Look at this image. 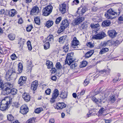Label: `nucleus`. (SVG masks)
Instances as JSON below:
<instances>
[{
	"label": "nucleus",
	"mask_w": 123,
	"mask_h": 123,
	"mask_svg": "<svg viewBox=\"0 0 123 123\" xmlns=\"http://www.w3.org/2000/svg\"><path fill=\"white\" fill-rule=\"evenodd\" d=\"M46 65L47 66V68L49 69L51 68L53 66L52 62L49 60H46Z\"/></svg>",
	"instance_id": "obj_20"
},
{
	"label": "nucleus",
	"mask_w": 123,
	"mask_h": 123,
	"mask_svg": "<svg viewBox=\"0 0 123 123\" xmlns=\"http://www.w3.org/2000/svg\"><path fill=\"white\" fill-rule=\"evenodd\" d=\"M23 66L22 63H19L18 65V71L19 74L21 73L23 70Z\"/></svg>",
	"instance_id": "obj_28"
},
{
	"label": "nucleus",
	"mask_w": 123,
	"mask_h": 123,
	"mask_svg": "<svg viewBox=\"0 0 123 123\" xmlns=\"http://www.w3.org/2000/svg\"><path fill=\"white\" fill-rule=\"evenodd\" d=\"M105 111V109L104 108H101L98 112L99 114H102Z\"/></svg>",
	"instance_id": "obj_47"
},
{
	"label": "nucleus",
	"mask_w": 123,
	"mask_h": 123,
	"mask_svg": "<svg viewBox=\"0 0 123 123\" xmlns=\"http://www.w3.org/2000/svg\"><path fill=\"white\" fill-rule=\"evenodd\" d=\"M119 13L120 12L118 13L114 12L112 9H111L107 11V13L105 14V16L107 19H111L115 17L114 16L115 14L117 15H119Z\"/></svg>",
	"instance_id": "obj_4"
},
{
	"label": "nucleus",
	"mask_w": 123,
	"mask_h": 123,
	"mask_svg": "<svg viewBox=\"0 0 123 123\" xmlns=\"http://www.w3.org/2000/svg\"><path fill=\"white\" fill-rule=\"evenodd\" d=\"M8 37L10 40H13L15 39V36L14 34H11L8 35Z\"/></svg>",
	"instance_id": "obj_31"
},
{
	"label": "nucleus",
	"mask_w": 123,
	"mask_h": 123,
	"mask_svg": "<svg viewBox=\"0 0 123 123\" xmlns=\"http://www.w3.org/2000/svg\"><path fill=\"white\" fill-rule=\"evenodd\" d=\"M118 20L120 21H123V14L119 18Z\"/></svg>",
	"instance_id": "obj_64"
},
{
	"label": "nucleus",
	"mask_w": 123,
	"mask_h": 123,
	"mask_svg": "<svg viewBox=\"0 0 123 123\" xmlns=\"http://www.w3.org/2000/svg\"><path fill=\"white\" fill-rule=\"evenodd\" d=\"M23 22V20L22 19V18H20L18 19V23L20 24H21Z\"/></svg>",
	"instance_id": "obj_62"
},
{
	"label": "nucleus",
	"mask_w": 123,
	"mask_h": 123,
	"mask_svg": "<svg viewBox=\"0 0 123 123\" xmlns=\"http://www.w3.org/2000/svg\"><path fill=\"white\" fill-rule=\"evenodd\" d=\"M87 45L90 48H92L94 47L93 44L90 42H88L87 43Z\"/></svg>",
	"instance_id": "obj_52"
},
{
	"label": "nucleus",
	"mask_w": 123,
	"mask_h": 123,
	"mask_svg": "<svg viewBox=\"0 0 123 123\" xmlns=\"http://www.w3.org/2000/svg\"><path fill=\"white\" fill-rule=\"evenodd\" d=\"M53 36L52 35H49L47 37L46 41L50 43H52L53 41Z\"/></svg>",
	"instance_id": "obj_19"
},
{
	"label": "nucleus",
	"mask_w": 123,
	"mask_h": 123,
	"mask_svg": "<svg viewBox=\"0 0 123 123\" xmlns=\"http://www.w3.org/2000/svg\"><path fill=\"white\" fill-rule=\"evenodd\" d=\"M8 119L9 121H12L14 119V117L11 114H9L7 116Z\"/></svg>",
	"instance_id": "obj_40"
},
{
	"label": "nucleus",
	"mask_w": 123,
	"mask_h": 123,
	"mask_svg": "<svg viewBox=\"0 0 123 123\" xmlns=\"http://www.w3.org/2000/svg\"><path fill=\"white\" fill-rule=\"evenodd\" d=\"M38 8L37 6L33 7L31 10V13L32 14L36 15L39 12Z\"/></svg>",
	"instance_id": "obj_17"
},
{
	"label": "nucleus",
	"mask_w": 123,
	"mask_h": 123,
	"mask_svg": "<svg viewBox=\"0 0 123 123\" xmlns=\"http://www.w3.org/2000/svg\"><path fill=\"white\" fill-rule=\"evenodd\" d=\"M55 66L57 69H61L62 67V66L59 62H58L56 63Z\"/></svg>",
	"instance_id": "obj_46"
},
{
	"label": "nucleus",
	"mask_w": 123,
	"mask_h": 123,
	"mask_svg": "<svg viewBox=\"0 0 123 123\" xmlns=\"http://www.w3.org/2000/svg\"><path fill=\"white\" fill-rule=\"evenodd\" d=\"M111 23L110 21L108 20L104 21L102 23V25L103 26L106 27L109 26Z\"/></svg>",
	"instance_id": "obj_21"
},
{
	"label": "nucleus",
	"mask_w": 123,
	"mask_h": 123,
	"mask_svg": "<svg viewBox=\"0 0 123 123\" xmlns=\"http://www.w3.org/2000/svg\"><path fill=\"white\" fill-rule=\"evenodd\" d=\"M110 102L111 103H113L116 101V99L115 96L113 95L110 97L109 99Z\"/></svg>",
	"instance_id": "obj_32"
},
{
	"label": "nucleus",
	"mask_w": 123,
	"mask_h": 123,
	"mask_svg": "<svg viewBox=\"0 0 123 123\" xmlns=\"http://www.w3.org/2000/svg\"><path fill=\"white\" fill-rule=\"evenodd\" d=\"M35 23L38 25H39L40 24V20L38 17H36L34 19Z\"/></svg>",
	"instance_id": "obj_35"
},
{
	"label": "nucleus",
	"mask_w": 123,
	"mask_h": 123,
	"mask_svg": "<svg viewBox=\"0 0 123 123\" xmlns=\"http://www.w3.org/2000/svg\"><path fill=\"white\" fill-rule=\"evenodd\" d=\"M99 25L98 24L94 25L93 24H91V26L92 28H97L99 26Z\"/></svg>",
	"instance_id": "obj_51"
},
{
	"label": "nucleus",
	"mask_w": 123,
	"mask_h": 123,
	"mask_svg": "<svg viewBox=\"0 0 123 123\" xmlns=\"http://www.w3.org/2000/svg\"><path fill=\"white\" fill-rule=\"evenodd\" d=\"M74 53L71 52L68 53L66 59L65 63L66 64H67L70 65L75 60V59L74 58Z\"/></svg>",
	"instance_id": "obj_3"
},
{
	"label": "nucleus",
	"mask_w": 123,
	"mask_h": 123,
	"mask_svg": "<svg viewBox=\"0 0 123 123\" xmlns=\"http://www.w3.org/2000/svg\"><path fill=\"white\" fill-rule=\"evenodd\" d=\"M62 20V18L61 17H59L57 18L55 21V23L56 24H58Z\"/></svg>",
	"instance_id": "obj_50"
},
{
	"label": "nucleus",
	"mask_w": 123,
	"mask_h": 123,
	"mask_svg": "<svg viewBox=\"0 0 123 123\" xmlns=\"http://www.w3.org/2000/svg\"><path fill=\"white\" fill-rule=\"evenodd\" d=\"M29 109L25 105H24L20 107V112L23 114H26L28 111Z\"/></svg>",
	"instance_id": "obj_9"
},
{
	"label": "nucleus",
	"mask_w": 123,
	"mask_h": 123,
	"mask_svg": "<svg viewBox=\"0 0 123 123\" xmlns=\"http://www.w3.org/2000/svg\"><path fill=\"white\" fill-rule=\"evenodd\" d=\"M89 83V80L87 79H86L84 81L83 83L85 86H86Z\"/></svg>",
	"instance_id": "obj_54"
},
{
	"label": "nucleus",
	"mask_w": 123,
	"mask_h": 123,
	"mask_svg": "<svg viewBox=\"0 0 123 123\" xmlns=\"http://www.w3.org/2000/svg\"><path fill=\"white\" fill-rule=\"evenodd\" d=\"M60 11L62 14L65 13L66 11V5L64 3L60 5Z\"/></svg>",
	"instance_id": "obj_16"
},
{
	"label": "nucleus",
	"mask_w": 123,
	"mask_h": 123,
	"mask_svg": "<svg viewBox=\"0 0 123 123\" xmlns=\"http://www.w3.org/2000/svg\"><path fill=\"white\" fill-rule=\"evenodd\" d=\"M11 58L13 60L16 59L17 58V57L15 54L13 53L11 55Z\"/></svg>",
	"instance_id": "obj_49"
},
{
	"label": "nucleus",
	"mask_w": 123,
	"mask_h": 123,
	"mask_svg": "<svg viewBox=\"0 0 123 123\" xmlns=\"http://www.w3.org/2000/svg\"><path fill=\"white\" fill-rule=\"evenodd\" d=\"M105 34L103 32H101L96 35H93L92 38L95 39H101L106 37Z\"/></svg>",
	"instance_id": "obj_8"
},
{
	"label": "nucleus",
	"mask_w": 123,
	"mask_h": 123,
	"mask_svg": "<svg viewBox=\"0 0 123 123\" xmlns=\"http://www.w3.org/2000/svg\"><path fill=\"white\" fill-rule=\"evenodd\" d=\"M13 75H15L16 76V77L15 78L16 79L17 77V73H13L12 74L10 72H7L6 75L5 76V78L8 80L10 77L11 75L12 76Z\"/></svg>",
	"instance_id": "obj_18"
},
{
	"label": "nucleus",
	"mask_w": 123,
	"mask_h": 123,
	"mask_svg": "<svg viewBox=\"0 0 123 123\" xmlns=\"http://www.w3.org/2000/svg\"><path fill=\"white\" fill-rule=\"evenodd\" d=\"M16 11L14 9H12L8 12L9 16L10 17H12L15 14Z\"/></svg>",
	"instance_id": "obj_24"
},
{
	"label": "nucleus",
	"mask_w": 123,
	"mask_h": 123,
	"mask_svg": "<svg viewBox=\"0 0 123 123\" xmlns=\"http://www.w3.org/2000/svg\"><path fill=\"white\" fill-rule=\"evenodd\" d=\"M60 104L61 106V109H62L64 108H65L66 106V105L64 103L62 102L60 103Z\"/></svg>",
	"instance_id": "obj_60"
},
{
	"label": "nucleus",
	"mask_w": 123,
	"mask_h": 123,
	"mask_svg": "<svg viewBox=\"0 0 123 123\" xmlns=\"http://www.w3.org/2000/svg\"><path fill=\"white\" fill-rule=\"evenodd\" d=\"M50 43L48 42L45 43L44 45V49H47L49 48L50 45Z\"/></svg>",
	"instance_id": "obj_33"
},
{
	"label": "nucleus",
	"mask_w": 123,
	"mask_h": 123,
	"mask_svg": "<svg viewBox=\"0 0 123 123\" xmlns=\"http://www.w3.org/2000/svg\"><path fill=\"white\" fill-rule=\"evenodd\" d=\"M85 91L84 90H82L80 93H78V96L82 95H83L85 93Z\"/></svg>",
	"instance_id": "obj_61"
},
{
	"label": "nucleus",
	"mask_w": 123,
	"mask_h": 123,
	"mask_svg": "<svg viewBox=\"0 0 123 123\" xmlns=\"http://www.w3.org/2000/svg\"><path fill=\"white\" fill-rule=\"evenodd\" d=\"M94 53L93 50H91L88 51L85 55V58H87L91 57Z\"/></svg>",
	"instance_id": "obj_22"
},
{
	"label": "nucleus",
	"mask_w": 123,
	"mask_h": 123,
	"mask_svg": "<svg viewBox=\"0 0 123 123\" xmlns=\"http://www.w3.org/2000/svg\"><path fill=\"white\" fill-rule=\"evenodd\" d=\"M52 74L55 73L56 71V70L55 68H52L50 71Z\"/></svg>",
	"instance_id": "obj_59"
},
{
	"label": "nucleus",
	"mask_w": 123,
	"mask_h": 123,
	"mask_svg": "<svg viewBox=\"0 0 123 123\" xmlns=\"http://www.w3.org/2000/svg\"><path fill=\"white\" fill-rule=\"evenodd\" d=\"M87 8L84 6H81L78 9L77 12L80 15H82L84 13L86 10Z\"/></svg>",
	"instance_id": "obj_10"
},
{
	"label": "nucleus",
	"mask_w": 123,
	"mask_h": 123,
	"mask_svg": "<svg viewBox=\"0 0 123 123\" xmlns=\"http://www.w3.org/2000/svg\"><path fill=\"white\" fill-rule=\"evenodd\" d=\"M87 62L86 61H83L81 64V65L80 66V67L81 68H83L85 67L87 65Z\"/></svg>",
	"instance_id": "obj_38"
},
{
	"label": "nucleus",
	"mask_w": 123,
	"mask_h": 123,
	"mask_svg": "<svg viewBox=\"0 0 123 123\" xmlns=\"http://www.w3.org/2000/svg\"><path fill=\"white\" fill-rule=\"evenodd\" d=\"M92 100L95 102L97 103V102H101L102 99L100 98L98 99H97L95 97H93L92 98Z\"/></svg>",
	"instance_id": "obj_34"
},
{
	"label": "nucleus",
	"mask_w": 123,
	"mask_h": 123,
	"mask_svg": "<svg viewBox=\"0 0 123 123\" xmlns=\"http://www.w3.org/2000/svg\"><path fill=\"white\" fill-rule=\"evenodd\" d=\"M14 106L16 108H18L19 107L20 104L18 102H15L13 103Z\"/></svg>",
	"instance_id": "obj_53"
},
{
	"label": "nucleus",
	"mask_w": 123,
	"mask_h": 123,
	"mask_svg": "<svg viewBox=\"0 0 123 123\" xmlns=\"http://www.w3.org/2000/svg\"><path fill=\"white\" fill-rule=\"evenodd\" d=\"M107 71L105 69H104L103 70L99 71V72L101 74H103L105 73H106Z\"/></svg>",
	"instance_id": "obj_58"
},
{
	"label": "nucleus",
	"mask_w": 123,
	"mask_h": 123,
	"mask_svg": "<svg viewBox=\"0 0 123 123\" xmlns=\"http://www.w3.org/2000/svg\"><path fill=\"white\" fill-rule=\"evenodd\" d=\"M42 110L43 109L42 108H38L35 110V112L37 113H39L42 111Z\"/></svg>",
	"instance_id": "obj_41"
},
{
	"label": "nucleus",
	"mask_w": 123,
	"mask_h": 123,
	"mask_svg": "<svg viewBox=\"0 0 123 123\" xmlns=\"http://www.w3.org/2000/svg\"><path fill=\"white\" fill-rule=\"evenodd\" d=\"M38 84L37 81L35 80L31 84V89L34 91L36 90Z\"/></svg>",
	"instance_id": "obj_15"
},
{
	"label": "nucleus",
	"mask_w": 123,
	"mask_h": 123,
	"mask_svg": "<svg viewBox=\"0 0 123 123\" xmlns=\"http://www.w3.org/2000/svg\"><path fill=\"white\" fill-rule=\"evenodd\" d=\"M54 22L50 20L47 22L46 26L48 27H50L52 25Z\"/></svg>",
	"instance_id": "obj_26"
},
{
	"label": "nucleus",
	"mask_w": 123,
	"mask_h": 123,
	"mask_svg": "<svg viewBox=\"0 0 123 123\" xmlns=\"http://www.w3.org/2000/svg\"><path fill=\"white\" fill-rule=\"evenodd\" d=\"M26 78L24 76H21L19 79L18 83L20 86H22L26 82Z\"/></svg>",
	"instance_id": "obj_11"
},
{
	"label": "nucleus",
	"mask_w": 123,
	"mask_h": 123,
	"mask_svg": "<svg viewBox=\"0 0 123 123\" xmlns=\"http://www.w3.org/2000/svg\"><path fill=\"white\" fill-rule=\"evenodd\" d=\"M56 106L55 107V109H57L58 110H60L62 109V107L60 103H56Z\"/></svg>",
	"instance_id": "obj_39"
},
{
	"label": "nucleus",
	"mask_w": 123,
	"mask_h": 123,
	"mask_svg": "<svg viewBox=\"0 0 123 123\" xmlns=\"http://www.w3.org/2000/svg\"><path fill=\"white\" fill-rule=\"evenodd\" d=\"M66 38L67 36L66 35L61 37L59 38V42L61 43H63Z\"/></svg>",
	"instance_id": "obj_25"
},
{
	"label": "nucleus",
	"mask_w": 123,
	"mask_h": 123,
	"mask_svg": "<svg viewBox=\"0 0 123 123\" xmlns=\"http://www.w3.org/2000/svg\"><path fill=\"white\" fill-rule=\"evenodd\" d=\"M10 103V98L5 97L1 100L0 105V110L2 111H5Z\"/></svg>",
	"instance_id": "obj_2"
},
{
	"label": "nucleus",
	"mask_w": 123,
	"mask_h": 123,
	"mask_svg": "<svg viewBox=\"0 0 123 123\" xmlns=\"http://www.w3.org/2000/svg\"><path fill=\"white\" fill-rule=\"evenodd\" d=\"M108 49L107 48H102L100 51L99 54H103L108 52Z\"/></svg>",
	"instance_id": "obj_29"
},
{
	"label": "nucleus",
	"mask_w": 123,
	"mask_h": 123,
	"mask_svg": "<svg viewBox=\"0 0 123 123\" xmlns=\"http://www.w3.org/2000/svg\"><path fill=\"white\" fill-rule=\"evenodd\" d=\"M61 25L60 27L59 30H60V32H61L64 31L65 28H67L69 24L67 20L64 19L62 21Z\"/></svg>",
	"instance_id": "obj_6"
},
{
	"label": "nucleus",
	"mask_w": 123,
	"mask_h": 123,
	"mask_svg": "<svg viewBox=\"0 0 123 123\" xmlns=\"http://www.w3.org/2000/svg\"><path fill=\"white\" fill-rule=\"evenodd\" d=\"M6 2L4 0H0V4L1 6H6Z\"/></svg>",
	"instance_id": "obj_44"
},
{
	"label": "nucleus",
	"mask_w": 123,
	"mask_h": 123,
	"mask_svg": "<svg viewBox=\"0 0 123 123\" xmlns=\"http://www.w3.org/2000/svg\"><path fill=\"white\" fill-rule=\"evenodd\" d=\"M79 3V1L78 0H74L73 2L72 3V5H77Z\"/></svg>",
	"instance_id": "obj_55"
},
{
	"label": "nucleus",
	"mask_w": 123,
	"mask_h": 123,
	"mask_svg": "<svg viewBox=\"0 0 123 123\" xmlns=\"http://www.w3.org/2000/svg\"><path fill=\"white\" fill-rule=\"evenodd\" d=\"M34 118H32L29 119L26 122V123H33L34 122Z\"/></svg>",
	"instance_id": "obj_48"
},
{
	"label": "nucleus",
	"mask_w": 123,
	"mask_h": 123,
	"mask_svg": "<svg viewBox=\"0 0 123 123\" xmlns=\"http://www.w3.org/2000/svg\"><path fill=\"white\" fill-rule=\"evenodd\" d=\"M59 94V92L57 89H55L52 93V97L56 98Z\"/></svg>",
	"instance_id": "obj_23"
},
{
	"label": "nucleus",
	"mask_w": 123,
	"mask_h": 123,
	"mask_svg": "<svg viewBox=\"0 0 123 123\" xmlns=\"http://www.w3.org/2000/svg\"><path fill=\"white\" fill-rule=\"evenodd\" d=\"M11 85L12 84L9 83H6L4 84L3 81L0 80V90H3L2 91L1 96L11 93L13 96L17 94V91L16 89L10 88V87Z\"/></svg>",
	"instance_id": "obj_1"
},
{
	"label": "nucleus",
	"mask_w": 123,
	"mask_h": 123,
	"mask_svg": "<svg viewBox=\"0 0 123 123\" xmlns=\"http://www.w3.org/2000/svg\"><path fill=\"white\" fill-rule=\"evenodd\" d=\"M51 79L53 81H55L57 79V78L55 76H54L51 78Z\"/></svg>",
	"instance_id": "obj_63"
},
{
	"label": "nucleus",
	"mask_w": 123,
	"mask_h": 123,
	"mask_svg": "<svg viewBox=\"0 0 123 123\" xmlns=\"http://www.w3.org/2000/svg\"><path fill=\"white\" fill-rule=\"evenodd\" d=\"M67 93L65 91H62L60 94V97L62 98H64L67 97Z\"/></svg>",
	"instance_id": "obj_27"
},
{
	"label": "nucleus",
	"mask_w": 123,
	"mask_h": 123,
	"mask_svg": "<svg viewBox=\"0 0 123 123\" xmlns=\"http://www.w3.org/2000/svg\"><path fill=\"white\" fill-rule=\"evenodd\" d=\"M108 33L109 36L112 38L115 37L117 34V33L114 30L108 31Z\"/></svg>",
	"instance_id": "obj_14"
},
{
	"label": "nucleus",
	"mask_w": 123,
	"mask_h": 123,
	"mask_svg": "<svg viewBox=\"0 0 123 123\" xmlns=\"http://www.w3.org/2000/svg\"><path fill=\"white\" fill-rule=\"evenodd\" d=\"M68 44H66L63 47V51H65V52H67L69 49L68 47Z\"/></svg>",
	"instance_id": "obj_37"
},
{
	"label": "nucleus",
	"mask_w": 123,
	"mask_h": 123,
	"mask_svg": "<svg viewBox=\"0 0 123 123\" xmlns=\"http://www.w3.org/2000/svg\"><path fill=\"white\" fill-rule=\"evenodd\" d=\"M56 98H53V97H52V98H51L50 102L51 103H54L55 101V99Z\"/></svg>",
	"instance_id": "obj_57"
},
{
	"label": "nucleus",
	"mask_w": 123,
	"mask_h": 123,
	"mask_svg": "<svg viewBox=\"0 0 123 123\" xmlns=\"http://www.w3.org/2000/svg\"><path fill=\"white\" fill-rule=\"evenodd\" d=\"M25 42V40L22 38H19V42L18 43L20 44V45L24 44V43Z\"/></svg>",
	"instance_id": "obj_30"
},
{
	"label": "nucleus",
	"mask_w": 123,
	"mask_h": 123,
	"mask_svg": "<svg viewBox=\"0 0 123 123\" xmlns=\"http://www.w3.org/2000/svg\"><path fill=\"white\" fill-rule=\"evenodd\" d=\"M22 97L24 100L26 102L29 101L31 99V97L28 93L25 92L23 93Z\"/></svg>",
	"instance_id": "obj_12"
},
{
	"label": "nucleus",
	"mask_w": 123,
	"mask_h": 123,
	"mask_svg": "<svg viewBox=\"0 0 123 123\" xmlns=\"http://www.w3.org/2000/svg\"><path fill=\"white\" fill-rule=\"evenodd\" d=\"M53 9L52 6L51 5H49L44 8L43 11V15L47 16L51 13Z\"/></svg>",
	"instance_id": "obj_5"
},
{
	"label": "nucleus",
	"mask_w": 123,
	"mask_h": 123,
	"mask_svg": "<svg viewBox=\"0 0 123 123\" xmlns=\"http://www.w3.org/2000/svg\"><path fill=\"white\" fill-rule=\"evenodd\" d=\"M51 92V90L49 89H47L45 92L47 95H49Z\"/></svg>",
	"instance_id": "obj_56"
},
{
	"label": "nucleus",
	"mask_w": 123,
	"mask_h": 123,
	"mask_svg": "<svg viewBox=\"0 0 123 123\" xmlns=\"http://www.w3.org/2000/svg\"><path fill=\"white\" fill-rule=\"evenodd\" d=\"M99 18L97 16V14H96L95 17H94V18H93L92 19L94 22H98L99 21Z\"/></svg>",
	"instance_id": "obj_43"
},
{
	"label": "nucleus",
	"mask_w": 123,
	"mask_h": 123,
	"mask_svg": "<svg viewBox=\"0 0 123 123\" xmlns=\"http://www.w3.org/2000/svg\"><path fill=\"white\" fill-rule=\"evenodd\" d=\"M84 19L83 17H78L74 20V23L75 25H78Z\"/></svg>",
	"instance_id": "obj_13"
},
{
	"label": "nucleus",
	"mask_w": 123,
	"mask_h": 123,
	"mask_svg": "<svg viewBox=\"0 0 123 123\" xmlns=\"http://www.w3.org/2000/svg\"><path fill=\"white\" fill-rule=\"evenodd\" d=\"M27 44L28 49L31 50L32 49V47L31 45V42L30 41H28L27 43Z\"/></svg>",
	"instance_id": "obj_36"
},
{
	"label": "nucleus",
	"mask_w": 123,
	"mask_h": 123,
	"mask_svg": "<svg viewBox=\"0 0 123 123\" xmlns=\"http://www.w3.org/2000/svg\"><path fill=\"white\" fill-rule=\"evenodd\" d=\"M77 66V64L76 63H73L70 66V68L72 69H74L76 68Z\"/></svg>",
	"instance_id": "obj_45"
},
{
	"label": "nucleus",
	"mask_w": 123,
	"mask_h": 123,
	"mask_svg": "<svg viewBox=\"0 0 123 123\" xmlns=\"http://www.w3.org/2000/svg\"><path fill=\"white\" fill-rule=\"evenodd\" d=\"M71 44L72 47L75 49H79L78 46L79 45L80 43L76 37H74Z\"/></svg>",
	"instance_id": "obj_7"
},
{
	"label": "nucleus",
	"mask_w": 123,
	"mask_h": 123,
	"mask_svg": "<svg viewBox=\"0 0 123 123\" xmlns=\"http://www.w3.org/2000/svg\"><path fill=\"white\" fill-rule=\"evenodd\" d=\"M33 27L31 25H29L27 27L26 30L27 32H29L32 29Z\"/></svg>",
	"instance_id": "obj_42"
}]
</instances>
